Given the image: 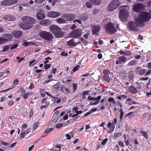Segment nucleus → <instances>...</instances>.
<instances>
[{
	"instance_id": "56",
	"label": "nucleus",
	"mask_w": 151,
	"mask_h": 151,
	"mask_svg": "<svg viewBox=\"0 0 151 151\" xmlns=\"http://www.w3.org/2000/svg\"><path fill=\"white\" fill-rule=\"evenodd\" d=\"M71 51H69V53H71Z\"/></svg>"
},
{
	"instance_id": "17",
	"label": "nucleus",
	"mask_w": 151,
	"mask_h": 151,
	"mask_svg": "<svg viewBox=\"0 0 151 151\" xmlns=\"http://www.w3.org/2000/svg\"><path fill=\"white\" fill-rule=\"evenodd\" d=\"M22 33V31H16L12 32V35L16 38H19L21 37Z\"/></svg>"
},
{
	"instance_id": "29",
	"label": "nucleus",
	"mask_w": 151,
	"mask_h": 151,
	"mask_svg": "<svg viewBox=\"0 0 151 151\" xmlns=\"http://www.w3.org/2000/svg\"><path fill=\"white\" fill-rule=\"evenodd\" d=\"M73 22L74 23L77 22L78 23V24H77L78 25L81 24H82V22L81 20L77 19H76L74 20Z\"/></svg>"
},
{
	"instance_id": "5",
	"label": "nucleus",
	"mask_w": 151,
	"mask_h": 151,
	"mask_svg": "<svg viewBox=\"0 0 151 151\" xmlns=\"http://www.w3.org/2000/svg\"><path fill=\"white\" fill-rule=\"evenodd\" d=\"M21 19L24 23L31 26L35 24L36 22L35 19L32 17L29 16H24L22 17Z\"/></svg>"
},
{
	"instance_id": "45",
	"label": "nucleus",
	"mask_w": 151,
	"mask_h": 151,
	"mask_svg": "<svg viewBox=\"0 0 151 151\" xmlns=\"http://www.w3.org/2000/svg\"><path fill=\"white\" fill-rule=\"evenodd\" d=\"M46 8L48 10H50V7L48 5L46 6Z\"/></svg>"
},
{
	"instance_id": "16",
	"label": "nucleus",
	"mask_w": 151,
	"mask_h": 151,
	"mask_svg": "<svg viewBox=\"0 0 151 151\" xmlns=\"http://www.w3.org/2000/svg\"><path fill=\"white\" fill-rule=\"evenodd\" d=\"M51 24L50 21L48 19H44L40 21V24L44 26H48Z\"/></svg>"
},
{
	"instance_id": "15",
	"label": "nucleus",
	"mask_w": 151,
	"mask_h": 151,
	"mask_svg": "<svg viewBox=\"0 0 151 151\" xmlns=\"http://www.w3.org/2000/svg\"><path fill=\"white\" fill-rule=\"evenodd\" d=\"M19 26L21 28L24 30H27L32 27V26L22 22L20 23L19 24Z\"/></svg>"
},
{
	"instance_id": "22",
	"label": "nucleus",
	"mask_w": 151,
	"mask_h": 151,
	"mask_svg": "<svg viewBox=\"0 0 151 151\" xmlns=\"http://www.w3.org/2000/svg\"><path fill=\"white\" fill-rule=\"evenodd\" d=\"M67 45L69 46H75L77 44V43L74 42V39H71L67 42Z\"/></svg>"
},
{
	"instance_id": "3",
	"label": "nucleus",
	"mask_w": 151,
	"mask_h": 151,
	"mask_svg": "<svg viewBox=\"0 0 151 151\" xmlns=\"http://www.w3.org/2000/svg\"><path fill=\"white\" fill-rule=\"evenodd\" d=\"M120 9L119 18L122 21L124 22L128 16L129 7L128 6L126 5L121 6Z\"/></svg>"
},
{
	"instance_id": "50",
	"label": "nucleus",
	"mask_w": 151,
	"mask_h": 151,
	"mask_svg": "<svg viewBox=\"0 0 151 151\" xmlns=\"http://www.w3.org/2000/svg\"><path fill=\"white\" fill-rule=\"evenodd\" d=\"M150 14V18H151V10L150 11V14Z\"/></svg>"
},
{
	"instance_id": "54",
	"label": "nucleus",
	"mask_w": 151,
	"mask_h": 151,
	"mask_svg": "<svg viewBox=\"0 0 151 151\" xmlns=\"http://www.w3.org/2000/svg\"><path fill=\"white\" fill-rule=\"evenodd\" d=\"M135 57H141V56L140 55H137V56H136Z\"/></svg>"
},
{
	"instance_id": "43",
	"label": "nucleus",
	"mask_w": 151,
	"mask_h": 151,
	"mask_svg": "<svg viewBox=\"0 0 151 151\" xmlns=\"http://www.w3.org/2000/svg\"><path fill=\"white\" fill-rule=\"evenodd\" d=\"M4 30L3 28L0 27V32H2L4 31Z\"/></svg>"
},
{
	"instance_id": "2",
	"label": "nucleus",
	"mask_w": 151,
	"mask_h": 151,
	"mask_svg": "<svg viewBox=\"0 0 151 151\" xmlns=\"http://www.w3.org/2000/svg\"><path fill=\"white\" fill-rule=\"evenodd\" d=\"M50 31L56 37L60 38L64 35V32L61 31V28L58 26L52 24L49 26Z\"/></svg>"
},
{
	"instance_id": "23",
	"label": "nucleus",
	"mask_w": 151,
	"mask_h": 151,
	"mask_svg": "<svg viewBox=\"0 0 151 151\" xmlns=\"http://www.w3.org/2000/svg\"><path fill=\"white\" fill-rule=\"evenodd\" d=\"M93 4L96 5H99L101 3V0H89Z\"/></svg>"
},
{
	"instance_id": "49",
	"label": "nucleus",
	"mask_w": 151,
	"mask_h": 151,
	"mask_svg": "<svg viewBox=\"0 0 151 151\" xmlns=\"http://www.w3.org/2000/svg\"><path fill=\"white\" fill-rule=\"evenodd\" d=\"M98 57H102V55L101 54H99L98 55Z\"/></svg>"
},
{
	"instance_id": "31",
	"label": "nucleus",
	"mask_w": 151,
	"mask_h": 151,
	"mask_svg": "<svg viewBox=\"0 0 151 151\" xmlns=\"http://www.w3.org/2000/svg\"><path fill=\"white\" fill-rule=\"evenodd\" d=\"M60 55L62 56H68V53L67 52L63 51L60 53Z\"/></svg>"
},
{
	"instance_id": "47",
	"label": "nucleus",
	"mask_w": 151,
	"mask_h": 151,
	"mask_svg": "<svg viewBox=\"0 0 151 151\" xmlns=\"http://www.w3.org/2000/svg\"><path fill=\"white\" fill-rule=\"evenodd\" d=\"M114 42V40H111L110 41V43L111 44H112Z\"/></svg>"
},
{
	"instance_id": "30",
	"label": "nucleus",
	"mask_w": 151,
	"mask_h": 151,
	"mask_svg": "<svg viewBox=\"0 0 151 151\" xmlns=\"http://www.w3.org/2000/svg\"><path fill=\"white\" fill-rule=\"evenodd\" d=\"M81 41L84 44V45H86L87 44L88 42L87 41L84 40L83 38H82L81 39Z\"/></svg>"
},
{
	"instance_id": "52",
	"label": "nucleus",
	"mask_w": 151,
	"mask_h": 151,
	"mask_svg": "<svg viewBox=\"0 0 151 151\" xmlns=\"http://www.w3.org/2000/svg\"><path fill=\"white\" fill-rule=\"evenodd\" d=\"M48 2L49 3H51L52 2L51 0H48Z\"/></svg>"
},
{
	"instance_id": "8",
	"label": "nucleus",
	"mask_w": 151,
	"mask_h": 151,
	"mask_svg": "<svg viewBox=\"0 0 151 151\" xmlns=\"http://www.w3.org/2000/svg\"><path fill=\"white\" fill-rule=\"evenodd\" d=\"M82 33L81 29H76L72 31L70 34L71 37L74 38H77L81 36Z\"/></svg>"
},
{
	"instance_id": "7",
	"label": "nucleus",
	"mask_w": 151,
	"mask_h": 151,
	"mask_svg": "<svg viewBox=\"0 0 151 151\" xmlns=\"http://www.w3.org/2000/svg\"><path fill=\"white\" fill-rule=\"evenodd\" d=\"M105 29L106 32L109 33H114L117 31L113 24L110 22L107 24L105 27Z\"/></svg>"
},
{
	"instance_id": "14",
	"label": "nucleus",
	"mask_w": 151,
	"mask_h": 151,
	"mask_svg": "<svg viewBox=\"0 0 151 151\" xmlns=\"http://www.w3.org/2000/svg\"><path fill=\"white\" fill-rule=\"evenodd\" d=\"M36 17L39 20H42L45 18V16L42 10H39L36 14Z\"/></svg>"
},
{
	"instance_id": "39",
	"label": "nucleus",
	"mask_w": 151,
	"mask_h": 151,
	"mask_svg": "<svg viewBox=\"0 0 151 151\" xmlns=\"http://www.w3.org/2000/svg\"><path fill=\"white\" fill-rule=\"evenodd\" d=\"M76 26L74 24H73L71 27V29H74L76 28Z\"/></svg>"
},
{
	"instance_id": "40",
	"label": "nucleus",
	"mask_w": 151,
	"mask_h": 151,
	"mask_svg": "<svg viewBox=\"0 0 151 151\" xmlns=\"http://www.w3.org/2000/svg\"><path fill=\"white\" fill-rule=\"evenodd\" d=\"M98 42L100 45H101L103 43V41L102 40L99 39L98 41Z\"/></svg>"
},
{
	"instance_id": "10",
	"label": "nucleus",
	"mask_w": 151,
	"mask_h": 151,
	"mask_svg": "<svg viewBox=\"0 0 151 151\" xmlns=\"http://www.w3.org/2000/svg\"><path fill=\"white\" fill-rule=\"evenodd\" d=\"M92 32L93 35H97L101 30V27L98 24H95L91 26Z\"/></svg>"
},
{
	"instance_id": "55",
	"label": "nucleus",
	"mask_w": 151,
	"mask_h": 151,
	"mask_svg": "<svg viewBox=\"0 0 151 151\" xmlns=\"http://www.w3.org/2000/svg\"><path fill=\"white\" fill-rule=\"evenodd\" d=\"M127 1L128 2H130V1L131 0H127Z\"/></svg>"
},
{
	"instance_id": "24",
	"label": "nucleus",
	"mask_w": 151,
	"mask_h": 151,
	"mask_svg": "<svg viewBox=\"0 0 151 151\" xmlns=\"http://www.w3.org/2000/svg\"><path fill=\"white\" fill-rule=\"evenodd\" d=\"M1 4L3 6L9 5L8 0H4L1 2Z\"/></svg>"
},
{
	"instance_id": "21",
	"label": "nucleus",
	"mask_w": 151,
	"mask_h": 151,
	"mask_svg": "<svg viewBox=\"0 0 151 151\" xmlns=\"http://www.w3.org/2000/svg\"><path fill=\"white\" fill-rule=\"evenodd\" d=\"M56 21L59 24L65 23H66V20L65 19H63L61 17H59L57 19Z\"/></svg>"
},
{
	"instance_id": "38",
	"label": "nucleus",
	"mask_w": 151,
	"mask_h": 151,
	"mask_svg": "<svg viewBox=\"0 0 151 151\" xmlns=\"http://www.w3.org/2000/svg\"><path fill=\"white\" fill-rule=\"evenodd\" d=\"M147 6L149 7H151V1H149L147 4Z\"/></svg>"
},
{
	"instance_id": "44",
	"label": "nucleus",
	"mask_w": 151,
	"mask_h": 151,
	"mask_svg": "<svg viewBox=\"0 0 151 151\" xmlns=\"http://www.w3.org/2000/svg\"><path fill=\"white\" fill-rule=\"evenodd\" d=\"M29 4H33L34 3V2L32 0H30L29 1Z\"/></svg>"
},
{
	"instance_id": "27",
	"label": "nucleus",
	"mask_w": 151,
	"mask_h": 151,
	"mask_svg": "<svg viewBox=\"0 0 151 151\" xmlns=\"http://www.w3.org/2000/svg\"><path fill=\"white\" fill-rule=\"evenodd\" d=\"M9 48V47L8 45L5 46L3 47V52H4L8 50Z\"/></svg>"
},
{
	"instance_id": "9",
	"label": "nucleus",
	"mask_w": 151,
	"mask_h": 151,
	"mask_svg": "<svg viewBox=\"0 0 151 151\" xmlns=\"http://www.w3.org/2000/svg\"><path fill=\"white\" fill-rule=\"evenodd\" d=\"M27 5L26 4H21L20 5H17L15 6H14L13 9H16L18 12H20L24 11L27 10Z\"/></svg>"
},
{
	"instance_id": "51",
	"label": "nucleus",
	"mask_w": 151,
	"mask_h": 151,
	"mask_svg": "<svg viewBox=\"0 0 151 151\" xmlns=\"http://www.w3.org/2000/svg\"><path fill=\"white\" fill-rule=\"evenodd\" d=\"M116 28L118 29H119V26L118 24H117L116 26Z\"/></svg>"
},
{
	"instance_id": "36",
	"label": "nucleus",
	"mask_w": 151,
	"mask_h": 151,
	"mask_svg": "<svg viewBox=\"0 0 151 151\" xmlns=\"http://www.w3.org/2000/svg\"><path fill=\"white\" fill-rule=\"evenodd\" d=\"M30 42H24L23 43L24 46H27L29 45Z\"/></svg>"
},
{
	"instance_id": "11",
	"label": "nucleus",
	"mask_w": 151,
	"mask_h": 151,
	"mask_svg": "<svg viewBox=\"0 0 151 151\" xmlns=\"http://www.w3.org/2000/svg\"><path fill=\"white\" fill-rule=\"evenodd\" d=\"M75 15L74 14H63V17L66 21H72L75 18Z\"/></svg>"
},
{
	"instance_id": "1",
	"label": "nucleus",
	"mask_w": 151,
	"mask_h": 151,
	"mask_svg": "<svg viewBox=\"0 0 151 151\" xmlns=\"http://www.w3.org/2000/svg\"><path fill=\"white\" fill-rule=\"evenodd\" d=\"M150 19V14L147 12H144L135 19L136 24L133 21L129 22L127 25V28L132 31H137L139 29L137 26L138 27L143 26L144 22H147Z\"/></svg>"
},
{
	"instance_id": "41",
	"label": "nucleus",
	"mask_w": 151,
	"mask_h": 151,
	"mask_svg": "<svg viewBox=\"0 0 151 151\" xmlns=\"http://www.w3.org/2000/svg\"><path fill=\"white\" fill-rule=\"evenodd\" d=\"M84 37L86 39L88 37V34H86L84 35Z\"/></svg>"
},
{
	"instance_id": "12",
	"label": "nucleus",
	"mask_w": 151,
	"mask_h": 151,
	"mask_svg": "<svg viewBox=\"0 0 151 151\" xmlns=\"http://www.w3.org/2000/svg\"><path fill=\"white\" fill-rule=\"evenodd\" d=\"M145 8V5L142 4H137L133 7L134 10L136 12H139Z\"/></svg>"
},
{
	"instance_id": "26",
	"label": "nucleus",
	"mask_w": 151,
	"mask_h": 151,
	"mask_svg": "<svg viewBox=\"0 0 151 151\" xmlns=\"http://www.w3.org/2000/svg\"><path fill=\"white\" fill-rule=\"evenodd\" d=\"M9 5H12L15 3H16L17 1V0H8Z\"/></svg>"
},
{
	"instance_id": "19",
	"label": "nucleus",
	"mask_w": 151,
	"mask_h": 151,
	"mask_svg": "<svg viewBox=\"0 0 151 151\" xmlns=\"http://www.w3.org/2000/svg\"><path fill=\"white\" fill-rule=\"evenodd\" d=\"M119 53L122 55L124 56H129L130 55H131V52L128 50H121L119 52Z\"/></svg>"
},
{
	"instance_id": "37",
	"label": "nucleus",
	"mask_w": 151,
	"mask_h": 151,
	"mask_svg": "<svg viewBox=\"0 0 151 151\" xmlns=\"http://www.w3.org/2000/svg\"><path fill=\"white\" fill-rule=\"evenodd\" d=\"M4 39L3 37H0V44L4 43Z\"/></svg>"
},
{
	"instance_id": "18",
	"label": "nucleus",
	"mask_w": 151,
	"mask_h": 151,
	"mask_svg": "<svg viewBox=\"0 0 151 151\" xmlns=\"http://www.w3.org/2000/svg\"><path fill=\"white\" fill-rule=\"evenodd\" d=\"M3 38L4 39V41L5 42L11 40L12 38V36L11 34H7L4 35Z\"/></svg>"
},
{
	"instance_id": "13",
	"label": "nucleus",
	"mask_w": 151,
	"mask_h": 151,
	"mask_svg": "<svg viewBox=\"0 0 151 151\" xmlns=\"http://www.w3.org/2000/svg\"><path fill=\"white\" fill-rule=\"evenodd\" d=\"M60 15V12L55 11L50 12H48L47 15L49 17L55 18L59 16Z\"/></svg>"
},
{
	"instance_id": "33",
	"label": "nucleus",
	"mask_w": 151,
	"mask_h": 151,
	"mask_svg": "<svg viewBox=\"0 0 151 151\" xmlns=\"http://www.w3.org/2000/svg\"><path fill=\"white\" fill-rule=\"evenodd\" d=\"M58 1V0H53L52 2V6H54L55 4Z\"/></svg>"
},
{
	"instance_id": "46",
	"label": "nucleus",
	"mask_w": 151,
	"mask_h": 151,
	"mask_svg": "<svg viewBox=\"0 0 151 151\" xmlns=\"http://www.w3.org/2000/svg\"><path fill=\"white\" fill-rule=\"evenodd\" d=\"M93 44L95 45H97L98 43L97 41H94L93 42Z\"/></svg>"
},
{
	"instance_id": "42",
	"label": "nucleus",
	"mask_w": 151,
	"mask_h": 151,
	"mask_svg": "<svg viewBox=\"0 0 151 151\" xmlns=\"http://www.w3.org/2000/svg\"><path fill=\"white\" fill-rule=\"evenodd\" d=\"M138 37L141 40H142L143 39V37H142V36H141V35H139L138 36Z\"/></svg>"
},
{
	"instance_id": "25",
	"label": "nucleus",
	"mask_w": 151,
	"mask_h": 151,
	"mask_svg": "<svg viewBox=\"0 0 151 151\" xmlns=\"http://www.w3.org/2000/svg\"><path fill=\"white\" fill-rule=\"evenodd\" d=\"M86 7L89 9H90L92 8L93 6V5L92 3L90 2H87L86 4Z\"/></svg>"
},
{
	"instance_id": "6",
	"label": "nucleus",
	"mask_w": 151,
	"mask_h": 151,
	"mask_svg": "<svg viewBox=\"0 0 151 151\" xmlns=\"http://www.w3.org/2000/svg\"><path fill=\"white\" fill-rule=\"evenodd\" d=\"M39 35L41 37L47 40H50L53 37V35L50 33L45 31L40 32Z\"/></svg>"
},
{
	"instance_id": "48",
	"label": "nucleus",
	"mask_w": 151,
	"mask_h": 151,
	"mask_svg": "<svg viewBox=\"0 0 151 151\" xmlns=\"http://www.w3.org/2000/svg\"><path fill=\"white\" fill-rule=\"evenodd\" d=\"M81 20H84V19H83V16H82V17H80L79 18Z\"/></svg>"
},
{
	"instance_id": "32",
	"label": "nucleus",
	"mask_w": 151,
	"mask_h": 151,
	"mask_svg": "<svg viewBox=\"0 0 151 151\" xmlns=\"http://www.w3.org/2000/svg\"><path fill=\"white\" fill-rule=\"evenodd\" d=\"M18 45L17 44H15L12 45L11 47V49L13 50L14 48H16L18 46Z\"/></svg>"
},
{
	"instance_id": "4",
	"label": "nucleus",
	"mask_w": 151,
	"mask_h": 151,
	"mask_svg": "<svg viewBox=\"0 0 151 151\" xmlns=\"http://www.w3.org/2000/svg\"><path fill=\"white\" fill-rule=\"evenodd\" d=\"M121 5V2L118 0H113L108 7V10L112 11L118 8Z\"/></svg>"
},
{
	"instance_id": "20",
	"label": "nucleus",
	"mask_w": 151,
	"mask_h": 151,
	"mask_svg": "<svg viewBox=\"0 0 151 151\" xmlns=\"http://www.w3.org/2000/svg\"><path fill=\"white\" fill-rule=\"evenodd\" d=\"M4 18L8 21H12L15 19V17L11 15H6L4 17Z\"/></svg>"
},
{
	"instance_id": "35",
	"label": "nucleus",
	"mask_w": 151,
	"mask_h": 151,
	"mask_svg": "<svg viewBox=\"0 0 151 151\" xmlns=\"http://www.w3.org/2000/svg\"><path fill=\"white\" fill-rule=\"evenodd\" d=\"M99 10L98 9H96L93 12V13L94 14H96L99 12Z\"/></svg>"
},
{
	"instance_id": "53",
	"label": "nucleus",
	"mask_w": 151,
	"mask_h": 151,
	"mask_svg": "<svg viewBox=\"0 0 151 151\" xmlns=\"http://www.w3.org/2000/svg\"><path fill=\"white\" fill-rule=\"evenodd\" d=\"M97 51L98 52H99L100 51V49H98L97 50Z\"/></svg>"
},
{
	"instance_id": "28",
	"label": "nucleus",
	"mask_w": 151,
	"mask_h": 151,
	"mask_svg": "<svg viewBox=\"0 0 151 151\" xmlns=\"http://www.w3.org/2000/svg\"><path fill=\"white\" fill-rule=\"evenodd\" d=\"M45 0H35V2L37 4H40L44 2Z\"/></svg>"
},
{
	"instance_id": "34",
	"label": "nucleus",
	"mask_w": 151,
	"mask_h": 151,
	"mask_svg": "<svg viewBox=\"0 0 151 151\" xmlns=\"http://www.w3.org/2000/svg\"><path fill=\"white\" fill-rule=\"evenodd\" d=\"M51 53V51L49 50H47L45 52V56H47L49 54Z\"/></svg>"
}]
</instances>
